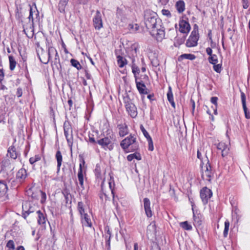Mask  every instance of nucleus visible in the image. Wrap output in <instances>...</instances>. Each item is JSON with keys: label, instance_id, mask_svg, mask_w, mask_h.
<instances>
[{"label": "nucleus", "instance_id": "nucleus-1", "mask_svg": "<svg viewBox=\"0 0 250 250\" xmlns=\"http://www.w3.org/2000/svg\"><path fill=\"white\" fill-rule=\"evenodd\" d=\"M145 23L146 28L151 35L158 41H162L165 36L164 27L161 25V21L157 18V14L150 10L145 12Z\"/></svg>", "mask_w": 250, "mask_h": 250}, {"label": "nucleus", "instance_id": "nucleus-2", "mask_svg": "<svg viewBox=\"0 0 250 250\" xmlns=\"http://www.w3.org/2000/svg\"><path fill=\"white\" fill-rule=\"evenodd\" d=\"M22 217L26 219L31 213L37 211V206L30 201H26L22 203Z\"/></svg>", "mask_w": 250, "mask_h": 250}, {"label": "nucleus", "instance_id": "nucleus-3", "mask_svg": "<svg viewBox=\"0 0 250 250\" xmlns=\"http://www.w3.org/2000/svg\"><path fill=\"white\" fill-rule=\"evenodd\" d=\"M198 40L199 34L198 27L196 26L191 32L190 35L186 42V46L188 47L196 46L197 45Z\"/></svg>", "mask_w": 250, "mask_h": 250}, {"label": "nucleus", "instance_id": "nucleus-4", "mask_svg": "<svg viewBox=\"0 0 250 250\" xmlns=\"http://www.w3.org/2000/svg\"><path fill=\"white\" fill-rule=\"evenodd\" d=\"M136 138L133 135H130L121 141L120 146L124 150H126L131 145H133L134 146V148L133 149L136 150L138 148V146L136 144Z\"/></svg>", "mask_w": 250, "mask_h": 250}, {"label": "nucleus", "instance_id": "nucleus-5", "mask_svg": "<svg viewBox=\"0 0 250 250\" xmlns=\"http://www.w3.org/2000/svg\"><path fill=\"white\" fill-rule=\"evenodd\" d=\"M97 143L105 150H112L113 149L114 146L110 137H104L100 139L97 140Z\"/></svg>", "mask_w": 250, "mask_h": 250}, {"label": "nucleus", "instance_id": "nucleus-6", "mask_svg": "<svg viewBox=\"0 0 250 250\" xmlns=\"http://www.w3.org/2000/svg\"><path fill=\"white\" fill-rule=\"evenodd\" d=\"M64 134L66 139L68 145L71 147L73 145L72 129L69 123L65 122L63 124Z\"/></svg>", "mask_w": 250, "mask_h": 250}, {"label": "nucleus", "instance_id": "nucleus-7", "mask_svg": "<svg viewBox=\"0 0 250 250\" xmlns=\"http://www.w3.org/2000/svg\"><path fill=\"white\" fill-rule=\"evenodd\" d=\"M139 49L138 43L132 44L126 50L128 56L131 59L132 62H135V58L137 56V53Z\"/></svg>", "mask_w": 250, "mask_h": 250}, {"label": "nucleus", "instance_id": "nucleus-8", "mask_svg": "<svg viewBox=\"0 0 250 250\" xmlns=\"http://www.w3.org/2000/svg\"><path fill=\"white\" fill-rule=\"evenodd\" d=\"M212 193L210 189L205 187L200 191V197L204 204H206L208 200L212 196Z\"/></svg>", "mask_w": 250, "mask_h": 250}, {"label": "nucleus", "instance_id": "nucleus-9", "mask_svg": "<svg viewBox=\"0 0 250 250\" xmlns=\"http://www.w3.org/2000/svg\"><path fill=\"white\" fill-rule=\"evenodd\" d=\"M93 24L95 28L97 30L100 29L103 27V22L101 18V13L97 10L93 19Z\"/></svg>", "mask_w": 250, "mask_h": 250}, {"label": "nucleus", "instance_id": "nucleus-10", "mask_svg": "<svg viewBox=\"0 0 250 250\" xmlns=\"http://www.w3.org/2000/svg\"><path fill=\"white\" fill-rule=\"evenodd\" d=\"M125 107L130 116L135 118L137 115V108L135 105L130 102H125Z\"/></svg>", "mask_w": 250, "mask_h": 250}, {"label": "nucleus", "instance_id": "nucleus-11", "mask_svg": "<svg viewBox=\"0 0 250 250\" xmlns=\"http://www.w3.org/2000/svg\"><path fill=\"white\" fill-rule=\"evenodd\" d=\"M144 208L146 216L148 218L151 217L153 214L150 207V201L147 198H145L143 200Z\"/></svg>", "mask_w": 250, "mask_h": 250}, {"label": "nucleus", "instance_id": "nucleus-12", "mask_svg": "<svg viewBox=\"0 0 250 250\" xmlns=\"http://www.w3.org/2000/svg\"><path fill=\"white\" fill-rule=\"evenodd\" d=\"M46 41L48 43V53L46 54L47 58L45 59L44 61H42L40 58V61L44 64H47L49 62L52 55L55 54L57 52L56 49L49 44L47 40H46Z\"/></svg>", "mask_w": 250, "mask_h": 250}, {"label": "nucleus", "instance_id": "nucleus-13", "mask_svg": "<svg viewBox=\"0 0 250 250\" xmlns=\"http://www.w3.org/2000/svg\"><path fill=\"white\" fill-rule=\"evenodd\" d=\"M117 128L120 137H124L128 133V127L125 123H118Z\"/></svg>", "mask_w": 250, "mask_h": 250}, {"label": "nucleus", "instance_id": "nucleus-14", "mask_svg": "<svg viewBox=\"0 0 250 250\" xmlns=\"http://www.w3.org/2000/svg\"><path fill=\"white\" fill-rule=\"evenodd\" d=\"M241 93V99L242 104L243 108L245 113V117L247 119H250V113L248 111L247 107L246 106V97L245 93L240 90Z\"/></svg>", "mask_w": 250, "mask_h": 250}, {"label": "nucleus", "instance_id": "nucleus-15", "mask_svg": "<svg viewBox=\"0 0 250 250\" xmlns=\"http://www.w3.org/2000/svg\"><path fill=\"white\" fill-rule=\"evenodd\" d=\"M179 31L183 33H188L190 29V26L188 22L181 20L179 22Z\"/></svg>", "mask_w": 250, "mask_h": 250}, {"label": "nucleus", "instance_id": "nucleus-16", "mask_svg": "<svg viewBox=\"0 0 250 250\" xmlns=\"http://www.w3.org/2000/svg\"><path fill=\"white\" fill-rule=\"evenodd\" d=\"M217 148L218 150H220L221 151V155L222 157H224L228 154L229 149L228 146L225 143L220 142L218 143L217 146Z\"/></svg>", "mask_w": 250, "mask_h": 250}, {"label": "nucleus", "instance_id": "nucleus-17", "mask_svg": "<svg viewBox=\"0 0 250 250\" xmlns=\"http://www.w3.org/2000/svg\"><path fill=\"white\" fill-rule=\"evenodd\" d=\"M39 189H36L34 188H29L26 190V194L30 197L33 200H38L39 197Z\"/></svg>", "mask_w": 250, "mask_h": 250}, {"label": "nucleus", "instance_id": "nucleus-18", "mask_svg": "<svg viewBox=\"0 0 250 250\" xmlns=\"http://www.w3.org/2000/svg\"><path fill=\"white\" fill-rule=\"evenodd\" d=\"M37 213L38 214V223L42 227L45 228L47 220L46 216L40 210H37Z\"/></svg>", "mask_w": 250, "mask_h": 250}, {"label": "nucleus", "instance_id": "nucleus-19", "mask_svg": "<svg viewBox=\"0 0 250 250\" xmlns=\"http://www.w3.org/2000/svg\"><path fill=\"white\" fill-rule=\"evenodd\" d=\"M81 223L83 227H91L92 222L90 217V215L87 214H83L81 216Z\"/></svg>", "mask_w": 250, "mask_h": 250}, {"label": "nucleus", "instance_id": "nucleus-20", "mask_svg": "<svg viewBox=\"0 0 250 250\" xmlns=\"http://www.w3.org/2000/svg\"><path fill=\"white\" fill-rule=\"evenodd\" d=\"M26 177V170L24 168L20 169L16 174V178L21 183H22L24 181Z\"/></svg>", "mask_w": 250, "mask_h": 250}, {"label": "nucleus", "instance_id": "nucleus-21", "mask_svg": "<svg viewBox=\"0 0 250 250\" xmlns=\"http://www.w3.org/2000/svg\"><path fill=\"white\" fill-rule=\"evenodd\" d=\"M78 178L80 185L82 190L84 189L83 186V175L82 170V164H80L79 166V169L78 173Z\"/></svg>", "mask_w": 250, "mask_h": 250}, {"label": "nucleus", "instance_id": "nucleus-22", "mask_svg": "<svg viewBox=\"0 0 250 250\" xmlns=\"http://www.w3.org/2000/svg\"><path fill=\"white\" fill-rule=\"evenodd\" d=\"M68 2V0H60L58 5V9L60 13L65 14V8Z\"/></svg>", "mask_w": 250, "mask_h": 250}, {"label": "nucleus", "instance_id": "nucleus-23", "mask_svg": "<svg viewBox=\"0 0 250 250\" xmlns=\"http://www.w3.org/2000/svg\"><path fill=\"white\" fill-rule=\"evenodd\" d=\"M7 186L5 181L0 180V197L4 196L7 191Z\"/></svg>", "mask_w": 250, "mask_h": 250}, {"label": "nucleus", "instance_id": "nucleus-24", "mask_svg": "<svg viewBox=\"0 0 250 250\" xmlns=\"http://www.w3.org/2000/svg\"><path fill=\"white\" fill-rule=\"evenodd\" d=\"M56 159L57 161V170L58 172L60 171L62 163V157L61 152L60 150H58L55 155Z\"/></svg>", "mask_w": 250, "mask_h": 250}, {"label": "nucleus", "instance_id": "nucleus-25", "mask_svg": "<svg viewBox=\"0 0 250 250\" xmlns=\"http://www.w3.org/2000/svg\"><path fill=\"white\" fill-rule=\"evenodd\" d=\"M136 87L140 94H146L147 93V89L145 84L143 83H138L137 85H136Z\"/></svg>", "mask_w": 250, "mask_h": 250}, {"label": "nucleus", "instance_id": "nucleus-26", "mask_svg": "<svg viewBox=\"0 0 250 250\" xmlns=\"http://www.w3.org/2000/svg\"><path fill=\"white\" fill-rule=\"evenodd\" d=\"M212 176L213 172L212 171H202V177L204 180L210 182Z\"/></svg>", "mask_w": 250, "mask_h": 250}, {"label": "nucleus", "instance_id": "nucleus-27", "mask_svg": "<svg viewBox=\"0 0 250 250\" xmlns=\"http://www.w3.org/2000/svg\"><path fill=\"white\" fill-rule=\"evenodd\" d=\"M176 6L179 13H182L185 9V2L183 0H179L176 2Z\"/></svg>", "mask_w": 250, "mask_h": 250}, {"label": "nucleus", "instance_id": "nucleus-28", "mask_svg": "<svg viewBox=\"0 0 250 250\" xmlns=\"http://www.w3.org/2000/svg\"><path fill=\"white\" fill-rule=\"evenodd\" d=\"M117 63L120 67H123L125 64H127L126 60L124 57L119 55L117 57Z\"/></svg>", "mask_w": 250, "mask_h": 250}, {"label": "nucleus", "instance_id": "nucleus-29", "mask_svg": "<svg viewBox=\"0 0 250 250\" xmlns=\"http://www.w3.org/2000/svg\"><path fill=\"white\" fill-rule=\"evenodd\" d=\"M7 155L14 159L17 158V153L16 152V149L14 147L11 146L8 148Z\"/></svg>", "mask_w": 250, "mask_h": 250}, {"label": "nucleus", "instance_id": "nucleus-30", "mask_svg": "<svg viewBox=\"0 0 250 250\" xmlns=\"http://www.w3.org/2000/svg\"><path fill=\"white\" fill-rule=\"evenodd\" d=\"M8 58L9 60V68L11 71H13L15 68L17 62L12 56H9Z\"/></svg>", "mask_w": 250, "mask_h": 250}, {"label": "nucleus", "instance_id": "nucleus-31", "mask_svg": "<svg viewBox=\"0 0 250 250\" xmlns=\"http://www.w3.org/2000/svg\"><path fill=\"white\" fill-rule=\"evenodd\" d=\"M134 159H136L138 160H141V155L138 153H133L128 155L127 156V160L128 161H131Z\"/></svg>", "mask_w": 250, "mask_h": 250}, {"label": "nucleus", "instance_id": "nucleus-32", "mask_svg": "<svg viewBox=\"0 0 250 250\" xmlns=\"http://www.w3.org/2000/svg\"><path fill=\"white\" fill-rule=\"evenodd\" d=\"M132 71L134 74V77H138L137 75L139 74L140 72L139 68L136 65L134 62H132Z\"/></svg>", "mask_w": 250, "mask_h": 250}, {"label": "nucleus", "instance_id": "nucleus-33", "mask_svg": "<svg viewBox=\"0 0 250 250\" xmlns=\"http://www.w3.org/2000/svg\"><path fill=\"white\" fill-rule=\"evenodd\" d=\"M71 65L76 68L78 70H80L82 68V66L80 62L76 60L72 59L70 60Z\"/></svg>", "mask_w": 250, "mask_h": 250}, {"label": "nucleus", "instance_id": "nucleus-34", "mask_svg": "<svg viewBox=\"0 0 250 250\" xmlns=\"http://www.w3.org/2000/svg\"><path fill=\"white\" fill-rule=\"evenodd\" d=\"M180 226L183 229L187 230H190L192 229V226L191 225L189 224L188 221H185L183 222H181L180 223Z\"/></svg>", "mask_w": 250, "mask_h": 250}, {"label": "nucleus", "instance_id": "nucleus-35", "mask_svg": "<svg viewBox=\"0 0 250 250\" xmlns=\"http://www.w3.org/2000/svg\"><path fill=\"white\" fill-rule=\"evenodd\" d=\"M208 60L209 62L212 64H216L218 62V57L215 54H212L211 56H210Z\"/></svg>", "mask_w": 250, "mask_h": 250}, {"label": "nucleus", "instance_id": "nucleus-36", "mask_svg": "<svg viewBox=\"0 0 250 250\" xmlns=\"http://www.w3.org/2000/svg\"><path fill=\"white\" fill-rule=\"evenodd\" d=\"M182 59H188L189 60H193L195 59V56L191 54H184L180 57Z\"/></svg>", "mask_w": 250, "mask_h": 250}, {"label": "nucleus", "instance_id": "nucleus-37", "mask_svg": "<svg viewBox=\"0 0 250 250\" xmlns=\"http://www.w3.org/2000/svg\"><path fill=\"white\" fill-rule=\"evenodd\" d=\"M229 227V222L228 220H226L225 222V228L223 232V235L225 237H226L228 234V231Z\"/></svg>", "mask_w": 250, "mask_h": 250}, {"label": "nucleus", "instance_id": "nucleus-38", "mask_svg": "<svg viewBox=\"0 0 250 250\" xmlns=\"http://www.w3.org/2000/svg\"><path fill=\"white\" fill-rule=\"evenodd\" d=\"M78 209L81 216L83 215V214H87L85 213L84 209L83 207V203L82 202H79L78 204Z\"/></svg>", "mask_w": 250, "mask_h": 250}, {"label": "nucleus", "instance_id": "nucleus-39", "mask_svg": "<svg viewBox=\"0 0 250 250\" xmlns=\"http://www.w3.org/2000/svg\"><path fill=\"white\" fill-rule=\"evenodd\" d=\"M167 100L169 101V102L174 101L173 96L171 88L170 87H169V88H168V91L167 93Z\"/></svg>", "mask_w": 250, "mask_h": 250}, {"label": "nucleus", "instance_id": "nucleus-40", "mask_svg": "<svg viewBox=\"0 0 250 250\" xmlns=\"http://www.w3.org/2000/svg\"><path fill=\"white\" fill-rule=\"evenodd\" d=\"M38 193H39V196L41 195V203L43 204L45 203L46 199V193L41 190H38Z\"/></svg>", "mask_w": 250, "mask_h": 250}, {"label": "nucleus", "instance_id": "nucleus-41", "mask_svg": "<svg viewBox=\"0 0 250 250\" xmlns=\"http://www.w3.org/2000/svg\"><path fill=\"white\" fill-rule=\"evenodd\" d=\"M185 40V37H182L181 38H177L174 42V45L175 46H178L181 44H183Z\"/></svg>", "mask_w": 250, "mask_h": 250}, {"label": "nucleus", "instance_id": "nucleus-42", "mask_svg": "<svg viewBox=\"0 0 250 250\" xmlns=\"http://www.w3.org/2000/svg\"><path fill=\"white\" fill-rule=\"evenodd\" d=\"M202 171H212L211 167L208 161L206 164L205 166H203V165L201 166Z\"/></svg>", "mask_w": 250, "mask_h": 250}, {"label": "nucleus", "instance_id": "nucleus-43", "mask_svg": "<svg viewBox=\"0 0 250 250\" xmlns=\"http://www.w3.org/2000/svg\"><path fill=\"white\" fill-rule=\"evenodd\" d=\"M140 129L143 132L144 135L145 136V137L146 138L147 140H148L149 138H150L151 137L149 135L148 133L147 132V131L145 129L143 125H140Z\"/></svg>", "mask_w": 250, "mask_h": 250}, {"label": "nucleus", "instance_id": "nucleus-44", "mask_svg": "<svg viewBox=\"0 0 250 250\" xmlns=\"http://www.w3.org/2000/svg\"><path fill=\"white\" fill-rule=\"evenodd\" d=\"M41 157L39 155H35L34 157H31L29 159V162L31 164H33L35 162L40 160Z\"/></svg>", "mask_w": 250, "mask_h": 250}, {"label": "nucleus", "instance_id": "nucleus-45", "mask_svg": "<svg viewBox=\"0 0 250 250\" xmlns=\"http://www.w3.org/2000/svg\"><path fill=\"white\" fill-rule=\"evenodd\" d=\"M6 247L9 249L8 250H14L15 249V245L13 240H9L8 241Z\"/></svg>", "mask_w": 250, "mask_h": 250}, {"label": "nucleus", "instance_id": "nucleus-46", "mask_svg": "<svg viewBox=\"0 0 250 250\" xmlns=\"http://www.w3.org/2000/svg\"><path fill=\"white\" fill-rule=\"evenodd\" d=\"M128 27H129V29L131 31H136L138 30V29L139 28V26L137 24H129Z\"/></svg>", "mask_w": 250, "mask_h": 250}, {"label": "nucleus", "instance_id": "nucleus-47", "mask_svg": "<svg viewBox=\"0 0 250 250\" xmlns=\"http://www.w3.org/2000/svg\"><path fill=\"white\" fill-rule=\"evenodd\" d=\"M213 65L214 70L217 73H220L222 70V65L217 63Z\"/></svg>", "mask_w": 250, "mask_h": 250}, {"label": "nucleus", "instance_id": "nucleus-48", "mask_svg": "<svg viewBox=\"0 0 250 250\" xmlns=\"http://www.w3.org/2000/svg\"><path fill=\"white\" fill-rule=\"evenodd\" d=\"M110 238H110V236H108V235L105 236V239L106 241L105 246L108 250L110 249Z\"/></svg>", "mask_w": 250, "mask_h": 250}, {"label": "nucleus", "instance_id": "nucleus-49", "mask_svg": "<svg viewBox=\"0 0 250 250\" xmlns=\"http://www.w3.org/2000/svg\"><path fill=\"white\" fill-rule=\"evenodd\" d=\"M147 140L148 143V149L150 151H152L154 149L153 141L151 138H149Z\"/></svg>", "mask_w": 250, "mask_h": 250}, {"label": "nucleus", "instance_id": "nucleus-50", "mask_svg": "<svg viewBox=\"0 0 250 250\" xmlns=\"http://www.w3.org/2000/svg\"><path fill=\"white\" fill-rule=\"evenodd\" d=\"M193 219L194 223L196 225H200L201 224V221L198 217L196 216L194 214L193 215Z\"/></svg>", "mask_w": 250, "mask_h": 250}, {"label": "nucleus", "instance_id": "nucleus-51", "mask_svg": "<svg viewBox=\"0 0 250 250\" xmlns=\"http://www.w3.org/2000/svg\"><path fill=\"white\" fill-rule=\"evenodd\" d=\"M23 31L24 32V33L26 35V36L28 38H32L33 37V33H30L29 34V35H28V34L27 33V32H28V28H25L24 25H23Z\"/></svg>", "mask_w": 250, "mask_h": 250}, {"label": "nucleus", "instance_id": "nucleus-52", "mask_svg": "<svg viewBox=\"0 0 250 250\" xmlns=\"http://www.w3.org/2000/svg\"><path fill=\"white\" fill-rule=\"evenodd\" d=\"M242 6L244 9H247L249 7V0H242Z\"/></svg>", "mask_w": 250, "mask_h": 250}, {"label": "nucleus", "instance_id": "nucleus-53", "mask_svg": "<svg viewBox=\"0 0 250 250\" xmlns=\"http://www.w3.org/2000/svg\"><path fill=\"white\" fill-rule=\"evenodd\" d=\"M217 101H218V98L217 97H212L210 99V102L211 103L214 104L215 106H217Z\"/></svg>", "mask_w": 250, "mask_h": 250}, {"label": "nucleus", "instance_id": "nucleus-54", "mask_svg": "<svg viewBox=\"0 0 250 250\" xmlns=\"http://www.w3.org/2000/svg\"><path fill=\"white\" fill-rule=\"evenodd\" d=\"M135 83H136V85H137V84L138 83H143L145 84V83L146 82V81H143V80H141L140 79H139L138 77H136L135 78Z\"/></svg>", "mask_w": 250, "mask_h": 250}, {"label": "nucleus", "instance_id": "nucleus-55", "mask_svg": "<svg viewBox=\"0 0 250 250\" xmlns=\"http://www.w3.org/2000/svg\"><path fill=\"white\" fill-rule=\"evenodd\" d=\"M162 13L163 15L167 16V17H169L171 15V14L169 10L166 9H163L162 10Z\"/></svg>", "mask_w": 250, "mask_h": 250}, {"label": "nucleus", "instance_id": "nucleus-56", "mask_svg": "<svg viewBox=\"0 0 250 250\" xmlns=\"http://www.w3.org/2000/svg\"><path fill=\"white\" fill-rule=\"evenodd\" d=\"M16 95L18 97H20L22 95V90L21 88H18L16 92Z\"/></svg>", "mask_w": 250, "mask_h": 250}, {"label": "nucleus", "instance_id": "nucleus-57", "mask_svg": "<svg viewBox=\"0 0 250 250\" xmlns=\"http://www.w3.org/2000/svg\"><path fill=\"white\" fill-rule=\"evenodd\" d=\"M139 79L143 80L146 82L148 81V77L146 75H141L140 77H139Z\"/></svg>", "mask_w": 250, "mask_h": 250}, {"label": "nucleus", "instance_id": "nucleus-58", "mask_svg": "<svg viewBox=\"0 0 250 250\" xmlns=\"http://www.w3.org/2000/svg\"><path fill=\"white\" fill-rule=\"evenodd\" d=\"M151 63H152V65L155 67H157V66H158L159 65V62L156 59L152 60Z\"/></svg>", "mask_w": 250, "mask_h": 250}, {"label": "nucleus", "instance_id": "nucleus-59", "mask_svg": "<svg viewBox=\"0 0 250 250\" xmlns=\"http://www.w3.org/2000/svg\"><path fill=\"white\" fill-rule=\"evenodd\" d=\"M60 62V58L58 52H56L55 56L54 63H57Z\"/></svg>", "mask_w": 250, "mask_h": 250}, {"label": "nucleus", "instance_id": "nucleus-60", "mask_svg": "<svg viewBox=\"0 0 250 250\" xmlns=\"http://www.w3.org/2000/svg\"><path fill=\"white\" fill-rule=\"evenodd\" d=\"M47 54L45 53H42L41 54V56H39V58L41 59V60L43 61H45V59L47 58Z\"/></svg>", "mask_w": 250, "mask_h": 250}, {"label": "nucleus", "instance_id": "nucleus-61", "mask_svg": "<svg viewBox=\"0 0 250 250\" xmlns=\"http://www.w3.org/2000/svg\"><path fill=\"white\" fill-rule=\"evenodd\" d=\"M206 53L209 56H211V55H212V50L211 48L210 47L207 48H206Z\"/></svg>", "mask_w": 250, "mask_h": 250}, {"label": "nucleus", "instance_id": "nucleus-62", "mask_svg": "<svg viewBox=\"0 0 250 250\" xmlns=\"http://www.w3.org/2000/svg\"><path fill=\"white\" fill-rule=\"evenodd\" d=\"M4 77V74L2 69H0V82L3 80Z\"/></svg>", "mask_w": 250, "mask_h": 250}, {"label": "nucleus", "instance_id": "nucleus-63", "mask_svg": "<svg viewBox=\"0 0 250 250\" xmlns=\"http://www.w3.org/2000/svg\"><path fill=\"white\" fill-rule=\"evenodd\" d=\"M32 9L30 7V13H29V16L28 17V19H29V21L32 20V21H33V13H32Z\"/></svg>", "mask_w": 250, "mask_h": 250}, {"label": "nucleus", "instance_id": "nucleus-64", "mask_svg": "<svg viewBox=\"0 0 250 250\" xmlns=\"http://www.w3.org/2000/svg\"><path fill=\"white\" fill-rule=\"evenodd\" d=\"M134 250H142L141 248H139L138 245L137 243L134 244Z\"/></svg>", "mask_w": 250, "mask_h": 250}]
</instances>
